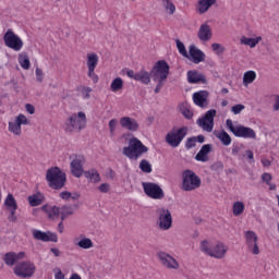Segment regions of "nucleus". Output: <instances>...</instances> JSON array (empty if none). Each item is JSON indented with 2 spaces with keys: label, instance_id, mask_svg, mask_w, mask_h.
I'll return each mask as SVG.
<instances>
[{
  "label": "nucleus",
  "instance_id": "nucleus-20",
  "mask_svg": "<svg viewBox=\"0 0 279 279\" xmlns=\"http://www.w3.org/2000/svg\"><path fill=\"white\" fill-rule=\"evenodd\" d=\"M122 130H128L129 132H138V121L131 117H122L119 121Z\"/></svg>",
  "mask_w": 279,
  "mask_h": 279
},
{
  "label": "nucleus",
  "instance_id": "nucleus-1",
  "mask_svg": "<svg viewBox=\"0 0 279 279\" xmlns=\"http://www.w3.org/2000/svg\"><path fill=\"white\" fill-rule=\"evenodd\" d=\"M128 136H130L129 145L122 149V154L126 156V158H130V160H138L143 154H147V151H149V148H147L141 140L132 136L130 133L123 134L122 138H128Z\"/></svg>",
  "mask_w": 279,
  "mask_h": 279
},
{
  "label": "nucleus",
  "instance_id": "nucleus-57",
  "mask_svg": "<svg viewBox=\"0 0 279 279\" xmlns=\"http://www.w3.org/2000/svg\"><path fill=\"white\" fill-rule=\"evenodd\" d=\"M26 108V112H28V114H34V112H36V109L34 108V106L26 104L25 106Z\"/></svg>",
  "mask_w": 279,
  "mask_h": 279
},
{
  "label": "nucleus",
  "instance_id": "nucleus-10",
  "mask_svg": "<svg viewBox=\"0 0 279 279\" xmlns=\"http://www.w3.org/2000/svg\"><path fill=\"white\" fill-rule=\"evenodd\" d=\"M215 117H217V110H208L203 118L197 120V125L205 132H213V129L215 128Z\"/></svg>",
  "mask_w": 279,
  "mask_h": 279
},
{
  "label": "nucleus",
  "instance_id": "nucleus-24",
  "mask_svg": "<svg viewBox=\"0 0 279 279\" xmlns=\"http://www.w3.org/2000/svg\"><path fill=\"white\" fill-rule=\"evenodd\" d=\"M197 37L202 43H208V40L213 38V29L208 24H202L198 29Z\"/></svg>",
  "mask_w": 279,
  "mask_h": 279
},
{
  "label": "nucleus",
  "instance_id": "nucleus-33",
  "mask_svg": "<svg viewBox=\"0 0 279 279\" xmlns=\"http://www.w3.org/2000/svg\"><path fill=\"white\" fill-rule=\"evenodd\" d=\"M213 242L209 240H203L199 243V250L201 252H203V254H206V256H210V254L213 253Z\"/></svg>",
  "mask_w": 279,
  "mask_h": 279
},
{
  "label": "nucleus",
  "instance_id": "nucleus-39",
  "mask_svg": "<svg viewBox=\"0 0 279 279\" xmlns=\"http://www.w3.org/2000/svg\"><path fill=\"white\" fill-rule=\"evenodd\" d=\"M135 81L142 82V84H149L151 82V78L149 77L148 72L141 71V72L136 73Z\"/></svg>",
  "mask_w": 279,
  "mask_h": 279
},
{
  "label": "nucleus",
  "instance_id": "nucleus-63",
  "mask_svg": "<svg viewBox=\"0 0 279 279\" xmlns=\"http://www.w3.org/2000/svg\"><path fill=\"white\" fill-rule=\"evenodd\" d=\"M194 138H196V143H204V141H205L204 135H198V136H196Z\"/></svg>",
  "mask_w": 279,
  "mask_h": 279
},
{
  "label": "nucleus",
  "instance_id": "nucleus-56",
  "mask_svg": "<svg viewBox=\"0 0 279 279\" xmlns=\"http://www.w3.org/2000/svg\"><path fill=\"white\" fill-rule=\"evenodd\" d=\"M274 101H275V104L272 106V110L275 112H278V110H279V96L278 95L274 96Z\"/></svg>",
  "mask_w": 279,
  "mask_h": 279
},
{
  "label": "nucleus",
  "instance_id": "nucleus-51",
  "mask_svg": "<svg viewBox=\"0 0 279 279\" xmlns=\"http://www.w3.org/2000/svg\"><path fill=\"white\" fill-rule=\"evenodd\" d=\"M243 110H245V106L243 105H235L231 108V112H233V114H241Z\"/></svg>",
  "mask_w": 279,
  "mask_h": 279
},
{
  "label": "nucleus",
  "instance_id": "nucleus-41",
  "mask_svg": "<svg viewBox=\"0 0 279 279\" xmlns=\"http://www.w3.org/2000/svg\"><path fill=\"white\" fill-rule=\"evenodd\" d=\"M203 78L204 76L197 72H187V81L190 82V84H197L198 82H202Z\"/></svg>",
  "mask_w": 279,
  "mask_h": 279
},
{
  "label": "nucleus",
  "instance_id": "nucleus-49",
  "mask_svg": "<svg viewBox=\"0 0 279 279\" xmlns=\"http://www.w3.org/2000/svg\"><path fill=\"white\" fill-rule=\"evenodd\" d=\"M211 170L216 171L217 173H221L223 171V162L216 161L211 165Z\"/></svg>",
  "mask_w": 279,
  "mask_h": 279
},
{
  "label": "nucleus",
  "instance_id": "nucleus-38",
  "mask_svg": "<svg viewBox=\"0 0 279 279\" xmlns=\"http://www.w3.org/2000/svg\"><path fill=\"white\" fill-rule=\"evenodd\" d=\"M256 80V72L254 71H247L243 75V85L245 87L250 86V84H253V82Z\"/></svg>",
  "mask_w": 279,
  "mask_h": 279
},
{
  "label": "nucleus",
  "instance_id": "nucleus-28",
  "mask_svg": "<svg viewBox=\"0 0 279 279\" xmlns=\"http://www.w3.org/2000/svg\"><path fill=\"white\" fill-rule=\"evenodd\" d=\"M41 210L48 215L49 219H58L60 217V207L45 205Z\"/></svg>",
  "mask_w": 279,
  "mask_h": 279
},
{
  "label": "nucleus",
  "instance_id": "nucleus-43",
  "mask_svg": "<svg viewBox=\"0 0 279 279\" xmlns=\"http://www.w3.org/2000/svg\"><path fill=\"white\" fill-rule=\"evenodd\" d=\"M162 7L168 14H173L175 12V4L171 0H161Z\"/></svg>",
  "mask_w": 279,
  "mask_h": 279
},
{
  "label": "nucleus",
  "instance_id": "nucleus-47",
  "mask_svg": "<svg viewBox=\"0 0 279 279\" xmlns=\"http://www.w3.org/2000/svg\"><path fill=\"white\" fill-rule=\"evenodd\" d=\"M211 50L217 56H221L226 51V48L221 44H211Z\"/></svg>",
  "mask_w": 279,
  "mask_h": 279
},
{
  "label": "nucleus",
  "instance_id": "nucleus-26",
  "mask_svg": "<svg viewBox=\"0 0 279 279\" xmlns=\"http://www.w3.org/2000/svg\"><path fill=\"white\" fill-rule=\"evenodd\" d=\"M217 3V0H198L196 4V12L198 14H206Z\"/></svg>",
  "mask_w": 279,
  "mask_h": 279
},
{
  "label": "nucleus",
  "instance_id": "nucleus-25",
  "mask_svg": "<svg viewBox=\"0 0 279 279\" xmlns=\"http://www.w3.org/2000/svg\"><path fill=\"white\" fill-rule=\"evenodd\" d=\"M23 258H25V252H20L17 254L10 252L4 255V263L12 267L17 263V260H23Z\"/></svg>",
  "mask_w": 279,
  "mask_h": 279
},
{
  "label": "nucleus",
  "instance_id": "nucleus-30",
  "mask_svg": "<svg viewBox=\"0 0 279 279\" xmlns=\"http://www.w3.org/2000/svg\"><path fill=\"white\" fill-rule=\"evenodd\" d=\"M215 136L219 138V141L225 145V147H228V145H231L232 137H230V134L226 131L220 132H214Z\"/></svg>",
  "mask_w": 279,
  "mask_h": 279
},
{
  "label": "nucleus",
  "instance_id": "nucleus-64",
  "mask_svg": "<svg viewBox=\"0 0 279 279\" xmlns=\"http://www.w3.org/2000/svg\"><path fill=\"white\" fill-rule=\"evenodd\" d=\"M267 186H269V191H276L277 186L276 183H268Z\"/></svg>",
  "mask_w": 279,
  "mask_h": 279
},
{
  "label": "nucleus",
  "instance_id": "nucleus-5",
  "mask_svg": "<svg viewBox=\"0 0 279 279\" xmlns=\"http://www.w3.org/2000/svg\"><path fill=\"white\" fill-rule=\"evenodd\" d=\"M202 186V179L193 172V170H184L182 172V191L191 192Z\"/></svg>",
  "mask_w": 279,
  "mask_h": 279
},
{
  "label": "nucleus",
  "instance_id": "nucleus-11",
  "mask_svg": "<svg viewBox=\"0 0 279 279\" xmlns=\"http://www.w3.org/2000/svg\"><path fill=\"white\" fill-rule=\"evenodd\" d=\"M3 38L4 45L9 47V49H13V51H21V49H23V39L11 29L4 34Z\"/></svg>",
  "mask_w": 279,
  "mask_h": 279
},
{
  "label": "nucleus",
  "instance_id": "nucleus-18",
  "mask_svg": "<svg viewBox=\"0 0 279 279\" xmlns=\"http://www.w3.org/2000/svg\"><path fill=\"white\" fill-rule=\"evenodd\" d=\"M84 162L85 159L82 156H77L71 161V173L74 175V178H82L84 173Z\"/></svg>",
  "mask_w": 279,
  "mask_h": 279
},
{
  "label": "nucleus",
  "instance_id": "nucleus-3",
  "mask_svg": "<svg viewBox=\"0 0 279 279\" xmlns=\"http://www.w3.org/2000/svg\"><path fill=\"white\" fill-rule=\"evenodd\" d=\"M46 180L50 189H62L66 182V174L58 167H53L47 170Z\"/></svg>",
  "mask_w": 279,
  "mask_h": 279
},
{
  "label": "nucleus",
  "instance_id": "nucleus-48",
  "mask_svg": "<svg viewBox=\"0 0 279 279\" xmlns=\"http://www.w3.org/2000/svg\"><path fill=\"white\" fill-rule=\"evenodd\" d=\"M180 112L185 117V119H192L193 118V111L189 108L184 107V105L180 106Z\"/></svg>",
  "mask_w": 279,
  "mask_h": 279
},
{
  "label": "nucleus",
  "instance_id": "nucleus-27",
  "mask_svg": "<svg viewBox=\"0 0 279 279\" xmlns=\"http://www.w3.org/2000/svg\"><path fill=\"white\" fill-rule=\"evenodd\" d=\"M213 146L210 144H205L202 146L201 150L195 156V160L198 162H208V154L211 151Z\"/></svg>",
  "mask_w": 279,
  "mask_h": 279
},
{
  "label": "nucleus",
  "instance_id": "nucleus-42",
  "mask_svg": "<svg viewBox=\"0 0 279 279\" xmlns=\"http://www.w3.org/2000/svg\"><path fill=\"white\" fill-rule=\"evenodd\" d=\"M76 245L81 247V250H90V247H94L93 240L89 238H82Z\"/></svg>",
  "mask_w": 279,
  "mask_h": 279
},
{
  "label": "nucleus",
  "instance_id": "nucleus-61",
  "mask_svg": "<svg viewBox=\"0 0 279 279\" xmlns=\"http://www.w3.org/2000/svg\"><path fill=\"white\" fill-rule=\"evenodd\" d=\"M54 279H64V274H62V271L59 270V271L54 275Z\"/></svg>",
  "mask_w": 279,
  "mask_h": 279
},
{
  "label": "nucleus",
  "instance_id": "nucleus-55",
  "mask_svg": "<svg viewBox=\"0 0 279 279\" xmlns=\"http://www.w3.org/2000/svg\"><path fill=\"white\" fill-rule=\"evenodd\" d=\"M98 191H100V193H108L110 191V184L108 183H102L99 185Z\"/></svg>",
  "mask_w": 279,
  "mask_h": 279
},
{
  "label": "nucleus",
  "instance_id": "nucleus-19",
  "mask_svg": "<svg viewBox=\"0 0 279 279\" xmlns=\"http://www.w3.org/2000/svg\"><path fill=\"white\" fill-rule=\"evenodd\" d=\"M32 234L36 241H44L45 243L51 241L52 243H58V235L50 231L43 232L38 229H33Z\"/></svg>",
  "mask_w": 279,
  "mask_h": 279
},
{
  "label": "nucleus",
  "instance_id": "nucleus-15",
  "mask_svg": "<svg viewBox=\"0 0 279 279\" xmlns=\"http://www.w3.org/2000/svg\"><path fill=\"white\" fill-rule=\"evenodd\" d=\"M21 125H29V120L23 113L19 114L14 121L9 122V132L15 136H21L23 132Z\"/></svg>",
  "mask_w": 279,
  "mask_h": 279
},
{
  "label": "nucleus",
  "instance_id": "nucleus-23",
  "mask_svg": "<svg viewBox=\"0 0 279 279\" xmlns=\"http://www.w3.org/2000/svg\"><path fill=\"white\" fill-rule=\"evenodd\" d=\"M208 92L201 90L197 93H194L193 95V101L196 106H199V108H206L208 106Z\"/></svg>",
  "mask_w": 279,
  "mask_h": 279
},
{
  "label": "nucleus",
  "instance_id": "nucleus-32",
  "mask_svg": "<svg viewBox=\"0 0 279 279\" xmlns=\"http://www.w3.org/2000/svg\"><path fill=\"white\" fill-rule=\"evenodd\" d=\"M19 64L22 66V69H24V71H29L32 63L29 61V56H27V52H22L19 54Z\"/></svg>",
  "mask_w": 279,
  "mask_h": 279
},
{
  "label": "nucleus",
  "instance_id": "nucleus-2",
  "mask_svg": "<svg viewBox=\"0 0 279 279\" xmlns=\"http://www.w3.org/2000/svg\"><path fill=\"white\" fill-rule=\"evenodd\" d=\"M150 76L154 82H157L155 93H160L162 86H165L167 77L169 76V64L166 63V61H158L150 71Z\"/></svg>",
  "mask_w": 279,
  "mask_h": 279
},
{
  "label": "nucleus",
  "instance_id": "nucleus-35",
  "mask_svg": "<svg viewBox=\"0 0 279 279\" xmlns=\"http://www.w3.org/2000/svg\"><path fill=\"white\" fill-rule=\"evenodd\" d=\"M75 208L71 205H65L60 208L61 220L64 221L66 217L74 215Z\"/></svg>",
  "mask_w": 279,
  "mask_h": 279
},
{
  "label": "nucleus",
  "instance_id": "nucleus-53",
  "mask_svg": "<svg viewBox=\"0 0 279 279\" xmlns=\"http://www.w3.org/2000/svg\"><path fill=\"white\" fill-rule=\"evenodd\" d=\"M90 93H93V88H90V87L82 88V95H83L84 99H90Z\"/></svg>",
  "mask_w": 279,
  "mask_h": 279
},
{
  "label": "nucleus",
  "instance_id": "nucleus-54",
  "mask_svg": "<svg viewBox=\"0 0 279 279\" xmlns=\"http://www.w3.org/2000/svg\"><path fill=\"white\" fill-rule=\"evenodd\" d=\"M35 75H36L37 82H43L45 74L43 73V71L39 68H36Z\"/></svg>",
  "mask_w": 279,
  "mask_h": 279
},
{
  "label": "nucleus",
  "instance_id": "nucleus-62",
  "mask_svg": "<svg viewBox=\"0 0 279 279\" xmlns=\"http://www.w3.org/2000/svg\"><path fill=\"white\" fill-rule=\"evenodd\" d=\"M50 252L53 254V256H60L61 252L58 248H50Z\"/></svg>",
  "mask_w": 279,
  "mask_h": 279
},
{
  "label": "nucleus",
  "instance_id": "nucleus-4",
  "mask_svg": "<svg viewBox=\"0 0 279 279\" xmlns=\"http://www.w3.org/2000/svg\"><path fill=\"white\" fill-rule=\"evenodd\" d=\"M84 128H86V113L83 111L73 113L65 121V132H82Z\"/></svg>",
  "mask_w": 279,
  "mask_h": 279
},
{
  "label": "nucleus",
  "instance_id": "nucleus-8",
  "mask_svg": "<svg viewBox=\"0 0 279 279\" xmlns=\"http://www.w3.org/2000/svg\"><path fill=\"white\" fill-rule=\"evenodd\" d=\"M13 274L17 278H32L36 274V264L29 260L21 262L13 268Z\"/></svg>",
  "mask_w": 279,
  "mask_h": 279
},
{
  "label": "nucleus",
  "instance_id": "nucleus-46",
  "mask_svg": "<svg viewBox=\"0 0 279 279\" xmlns=\"http://www.w3.org/2000/svg\"><path fill=\"white\" fill-rule=\"evenodd\" d=\"M177 48L181 53V56H183L184 58H189V52L186 51V47L180 39H177Z\"/></svg>",
  "mask_w": 279,
  "mask_h": 279
},
{
  "label": "nucleus",
  "instance_id": "nucleus-7",
  "mask_svg": "<svg viewBox=\"0 0 279 279\" xmlns=\"http://www.w3.org/2000/svg\"><path fill=\"white\" fill-rule=\"evenodd\" d=\"M189 133V128H173L170 132L166 135V143L170 145V147H179L180 143L184 141V137Z\"/></svg>",
  "mask_w": 279,
  "mask_h": 279
},
{
  "label": "nucleus",
  "instance_id": "nucleus-37",
  "mask_svg": "<svg viewBox=\"0 0 279 279\" xmlns=\"http://www.w3.org/2000/svg\"><path fill=\"white\" fill-rule=\"evenodd\" d=\"M234 217H241L245 213V204L241 201H238L232 206Z\"/></svg>",
  "mask_w": 279,
  "mask_h": 279
},
{
  "label": "nucleus",
  "instance_id": "nucleus-21",
  "mask_svg": "<svg viewBox=\"0 0 279 279\" xmlns=\"http://www.w3.org/2000/svg\"><path fill=\"white\" fill-rule=\"evenodd\" d=\"M189 53L190 57L187 58L189 60H191V62H194V64H199V62H204V60H206V54L204 53V51L196 48L195 45H191L189 47Z\"/></svg>",
  "mask_w": 279,
  "mask_h": 279
},
{
  "label": "nucleus",
  "instance_id": "nucleus-29",
  "mask_svg": "<svg viewBox=\"0 0 279 279\" xmlns=\"http://www.w3.org/2000/svg\"><path fill=\"white\" fill-rule=\"evenodd\" d=\"M260 40H263L262 36H257L255 38L242 36L240 39V44L245 45L246 47H250L251 49H254L256 47V45H258V43H260Z\"/></svg>",
  "mask_w": 279,
  "mask_h": 279
},
{
  "label": "nucleus",
  "instance_id": "nucleus-22",
  "mask_svg": "<svg viewBox=\"0 0 279 279\" xmlns=\"http://www.w3.org/2000/svg\"><path fill=\"white\" fill-rule=\"evenodd\" d=\"M228 245H226L222 242L216 243L211 248V258H217L218 260H221V258H226V254H228Z\"/></svg>",
  "mask_w": 279,
  "mask_h": 279
},
{
  "label": "nucleus",
  "instance_id": "nucleus-17",
  "mask_svg": "<svg viewBox=\"0 0 279 279\" xmlns=\"http://www.w3.org/2000/svg\"><path fill=\"white\" fill-rule=\"evenodd\" d=\"M157 256L160 264L162 265V267H166V269H180V263H178V260L168 253L159 252Z\"/></svg>",
  "mask_w": 279,
  "mask_h": 279
},
{
  "label": "nucleus",
  "instance_id": "nucleus-44",
  "mask_svg": "<svg viewBox=\"0 0 279 279\" xmlns=\"http://www.w3.org/2000/svg\"><path fill=\"white\" fill-rule=\"evenodd\" d=\"M117 125H119V120L111 119L109 121V134H110L111 137L117 134Z\"/></svg>",
  "mask_w": 279,
  "mask_h": 279
},
{
  "label": "nucleus",
  "instance_id": "nucleus-58",
  "mask_svg": "<svg viewBox=\"0 0 279 279\" xmlns=\"http://www.w3.org/2000/svg\"><path fill=\"white\" fill-rule=\"evenodd\" d=\"M126 75L128 77H130L131 80H136V74L132 71V70H129L126 72Z\"/></svg>",
  "mask_w": 279,
  "mask_h": 279
},
{
  "label": "nucleus",
  "instance_id": "nucleus-16",
  "mask_svg": "<svg viewBox=\"0 0 279 279\" xmlns=\"http://www.w3.org/2000/svg\"><path fill=\"white\" fill-rule=\"evenodd\" d=\"M4 208L7 211H9L8 221L11 223L16 222V210L19 208V204H16L14 195L8 194L7 198L4 199Z\"/></svg>",
  "mask_w": 279,
  "mask_h": 279
},
{
  "label": "nucleus",
  "instance_id": "nucleus-31",
  "mask_svg": "<svg viewBox=\"0 0 279 279\" xmlns=\"http://www.w3.org/2000/svg\"><path fill=\"white\" fill-rule=\"evenodd\" d=\"M43 202H45V195H43L40 192L28 196L29 206H40Z\"/></svg>",
  "mask_w": 279,
  "mask_h": 279
},
{
  "label": "nucleus",
  "instance_id": "nucleus-14",
  "mask_svg": "<svg viewBox=\"0 0 279 279\" xmlns=\"http://www.w3.org/2000/svg\"><path fill=\"white\" fill-rule=\"evenodd\" d=\"M97 64H99V56H97V53L95 52L87 53V75L89 78H92V82L94 84H97V82H99V76L95 74V69H97Z\"/></svg>",
  "mask_w": 279,
  "mask_h": 279
},
{
  "label": "nucleus",
  "instance_id": "nucleus-13",
  "mask_svg": "<svg viewBox=\"0 0 279 279\" xmlns=\"http://www.w3.org/2000/svg\"><path fill=\"white\" fill-rule=\"evenodd\" d=\"M244 239L248 252L255 256H258V254H260V248L258 247V234H256L254 231H245Z\"/></svg>",
  "mask_w": 279,
  "mask_h": 279
},
{
  "label": "nucleus",
  "instance_id": "nucleus-9",
  "mask_svg": "<svg viewBox=\"0 0 279 279\" xmlns=\"http://www.w3.org/2000/svg\"><path fill=\"white\" fill-rule=\"evenodd\" d=\"M157 215V223L160 230H171L173 226V217L171 216V211L167 207H159L156 210Z\"/></svg>",
  "mask_w": 279,
  "mask_h": 279
},
{
  "label": "nucleus",
  "instance_id": "nucleus-12",
  "mask_svg": "<svg viewBox=\"0 0 279 279\" xmlns=\"http://www.w3.org/2000/svg\"><path fill=\"white\" fill-rule=\"evenodd\" d=\"M142 186L144 189V193L151 199H162V197H165L162 187L156 183L143 182Z\"/></svg>",
  "mask_w": 279,
  "mask_h": 279
},
{
  "label": "nucleus",
  "instance_id": "nucleus-52",
  "mask_svg": "<svg viewBox=\"0 0 279 279\" xmlns=\"http://www.w3.org/2000/svg\"><path fill=\"white\" fill-rule=\"evenodd\" d=\"M196 143H197V138H195V137L187 138V141L185 143L186 149H192V147H195Z\"/></svg>",
  "mask_w": 279,
  "mask_h": 279
},
{
  "label": "nucleus",
  "instance_id": "nucleus-40",
  "mask_svg": "<svg viewBox=\"0 0 279 279\" xmlns=\"http://www.w3.org/2000/svg\"><path fill=\"white\" fill-rule=\"evenodd\" d=\"M110 88L112 93H119V90H123V78L117 77L111 82Z\"/></svg>",
  "mask_w": 279,
  "mask_h": 279
},
{
  "label": "nucleus",
  "instance_id": "nucleus-60",
  "mask_svg": "<svg viewBox=\"0 0 279 279\" xmlns=\"http://www.w3.org/2000/svg\"><path fill=\"white\" fill-rule=\"evenodd\" d=\"M263 167H271V161L269 159H262Z\"/></svg>",
  "mask_w": 279,
  "mask_h": 279
},
{
  "label": "nucleus",
  "instance_id": "nucleus-36",
  "mask_svg": "<svg viewBox=\"0 0 279 279\" xmlns=\"http://www.w3.org/2000/svg\"><path fill=\"white\" fill-rule=\"evenodd\" d=\"M85 178L93 182V184H97V182H101V177H99V172L97 170H89L85 172Z\"/></svg>",
  "mask_w": 279,
  "mask_h": 279
},
{
  "label": "nucleus",
  "instance_id": "nucleus-59",
  "mask_svg": "<svg viewBox=\"0 0 279 279\" xmlns=\"http://www.w3.org/2000/svg\"><path fill=\"white\" fill-rule=\"evenodd\" d=\"M246 156L248 160H252V162H254V153L252 150H246Z\"/></svg>",
  "mask_w": 279,
  "mask_h": 279
},
{
  "label": "nucleus",
  "instance_id": "nucleus-50",
  "mask_svg": "<svg viewBox=\"0 0 279 279\" xmlns=\"http://www.w3.org/2000/svg\"><path fill=\"white\" fill-rule=\"evenodd\" d=\"M271 180H274V177H271V173L265 172L262 174V182H264L265 184H270Z\"/></svg>",
  "mask_w": 279,
  "mask_h": 279
},
{
  "label": "nucleus",
  "instance_id": "nucleus-34",
  "mask_svg": "<svg viewBox=\"0 0 279 279\" xmlns=\"http://www.w3.org/2000/svg\"><path fill=\"white\" fill-rule=\"evenodd\" d=\"M61 199H65V202H77L80 199V194L76 192H61L60 193Z\"/></svg>",
  "mask_w": 279,
  "mask_h": 279
},
{
  "label": "nucleus",
  "instance_id": "nucleus-45",
  "mask_svg": "<svg viewBox=\"0 0 279 279\" xmlns=\"http://www.w3.org/2000/svg\"><path fill=\"white\" fill-rule=\"evenodd\" d=\"M140 169L142 171H144V173H151V163H149V161L143 159L141 162H140Z\"/></svg>",
  "mask_w": 279,
  "mask_h": 279
},
{
  "label": "nucleus",
  "instance_id": "nucleus-6",
  "mask_svg": "<svg viewBox=\"0 0 279 279\" xmlns=\"http://www.w3.org/2000/svg\"><path fill=\"white\" fill-rule=\"evenodd\" d=\"M227 128H229L230 132L234 134L238 138H251V140H256V131H254L250 126H243L241 124L234 125L232 120L228 119L227 120Z\"/></svg>",
  "mask_w": 279,
  "mask_h": 279
}]
</instances>
